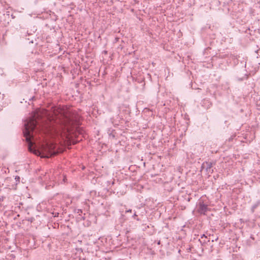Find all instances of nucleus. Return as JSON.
<instances>
[{
  "instance_id": "1",
  "label": "nucleus",
  "mask_w": 260,
  "mask_h": 260,
  "mask_svg": "<svg viewBox=\"0 0 260 260\" xmlns=\"http://www.w3.org/2000/svg\"><path fill=\"white\" fill-rule=\"evenodd\" d=\"M47 115V112L45 110H39L35 114V115L25 123V129L23 132L24 136L26 141L28 143V149L30 151L32 152L35 154L39 155L41 157L49 158L54 155L56 151L54 150L55 145L52 143L46 144L42 145L39 148L36 149L34 147V144L31 141V132L35 128L37 124L36 119L41 115Z\"/></svg>"
},
{
  "instance_id": "2",
  "label": "nucleus",
  "mask_w": 260,
  "mask_h": 260,
  "mask_svg": "<svg viewBox=\"0 0 260 260\" xmlns=\"http://www.w3.org/2000/svg\"><path fill=\"white\" fill-rule=\"evenodd\" d=\"M54 117H48L50 120H56L64 125L68 132L72 131V126L78 124V116L67 107H54L52 110Z\"/></svg>"
},
{
  "instance_id": "3",
  "label": "nucleus",
  "mask_w": 260,
  "mask_h": 260,
  "mask_svg": "<svg viewBox=\"0 0 260 260\" xmlns=\"http://www.w3.org/2000/svg\"><path fill=\"white\" fill-rule=\"evenodd\" d=\"M207 209V206L204 204L200 205V210L202 212H205Z\"/></svg>"
},
{
  "instance_id": "4",
  "label": "nucleus",
  "mask_w": 260,
  "mask_h": 260,
  "mask_svg": "<svg viewBox=\"0 0 260 260\" xmlns=\"http://www.w3.org/2000/svg\"><path fill=\"white\" fill-rule=\"evenodd\" d=\"M209 167H210V168H211V164H210H210H209Z\"/></svg>"
}]
</instances>
